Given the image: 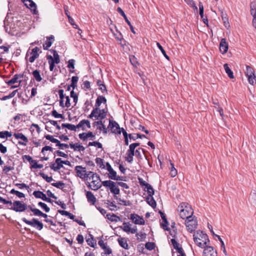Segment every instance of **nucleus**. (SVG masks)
Masks as SVG:
<instances>
[{"label": "nucleus", "mask_w": 256, "mask_h": 256, "mask_svg": "<svg viewBox=\"0 0 256 256\" xmlns=\"http://www.w3.org/2000/svg\"><path fill=\"white\" fill-rule=\"evenodd\" d=\"M194 240L196 244L200 248H204L210 241L206 234L201 231H197L194 235Z\"/></svg>", "instance_id": "f257e3e1"}, {"label": "nucleus", "mask_w": 256, "mask_h": 256, "mask_svg": "<svg viewBox=\"0 0 256 256\" xmlns=\"http://www.w3.org/2000/svg\"><path fill=\"white\" fill-rule=\"evenodd\" d=\"M180 217L182 219L192 216L194 211L191 206L188 203L182 202L178 207Z\"/></svg>", "instance_id": "f03ea898"}, {"label": "nucleus", "mask_w": 256, "mask_h": 256, "mask_svg": "<svg viewBox=\"0 0 256 256\" xmlns=\"http://www.w3.org/2000/svg\"><path fill=\"white\" fill-rule=\"evenodd\" d=\"M4 28L6 32L12 36H14L16 34V22L14 20V18H10L8 16L4 20Z\"/></svg>", "instance_id": "7ed1b4c3"}, {"label": "nucleus", "mask_w": 256, "mask_h": 256, "mask_svg": "<svg viewBox=\"0 0 256 256\" xmlns=\"http://www.w3.org/2000/svg\"><path fill=\"white\" fill-rule=\"evenodd\" d=\"M89 176H90L88 178V180H90V183L89 184L90 188L94 190L99 189L102 184L100 182V176L94 172H92V174Z\"/></svg>", "instance_id": "20e7f679"}, {"label": "nucleus", "mask_w": 256, "mask_h": 256, "mask_svg": "<svg viewBox=\"0 0 256 256\" xmlns=\"http://www.w3.org/2000/svg\"><path fill=\"white\" fill-rule=\"evenodd\" d=\"M50 52L53 54V56L50 55L47 56V59L50 64V71L54 70L55 64H58L60 62V56L56 50H52Z\"/></svg>", "instance_id": "39448f33"}, {"label": "nucleus", "mask_w": 256, "mask_h": 256, "mask_svg": "<svg viewBox=\"0 0 256 256\" xmlns=\"http://www.w3.org/2000/svg\"><path fill=\"white\" fill-rule=\"evenodd\" d=\"M106 111L104 109H100L98 108H94L91 114L89 115L88 118H94V120H102L106 116Z\"/></svg>", "instance_id": "423d86ee"}, {"label": "nucleus", "mask_w": 256, "mask_h": 256, "mask_svg": "<svg viewBox=\"0 0 256 256\" xmlns=\"http://www.w3.org/2000/svg\"><path fill=\"white\" fill-rule=\"evenodd\" d=\"M74 170L76 172V176L82 180H88L90 175L92 174V172H87L86 168L82 166H77L75 167Z\"/></svg>", "instance_id": "0eeeda50"}, {"label": "nucleus", "mask_w": 256, "mask_h": 256, "mask_svg": "<svg viewBox=\"0 0 256 256\" xmlns=\"http://www.w3.org/2000/svg\"><path fill=\"white\" fill-rule=\"evenodd\" d=\"M102 184L106 188H109L110 192L114 194L117 195L120 194V189L114 182L110 180H104L102 182Z\"/></svg>", "instance_id": "6e6552de"}, {"label": "nucleus", "mask_w": 256, "mask_h": 256, "mask_svg": "<svg viewBox=\"0 0 256 256\" xmlns=\"http://www.w3.org/2000/svg\"><path fill=\"white\" fill-rule=\"evenodd\" d=\"M58 94L60 98V105L62 108H68L72 106L70 99L68 96H65L64 94V90H58Z\"/></svg>", "instance_id": "1a4fd4ad"}, {"label": "nucleus", "mask_w": 256, "mask_h": 256, "mask_svg": "<svg viewBox=\"0 0 256 256\" xmlns=\"http://www.w3.org/2000/svg\"><path fill=\"white\" fill-rule=\"evenodd\" d=\"M185 224L188 230L192 232L196 228L197 220L194 216H192L186 218Z\"/></svg>", "instance_id": "9d476101"}, {"label": "nucleus", "mask_w": 256, "mask_h": 256, "mask_svg": "<svg viewBox=\"0 0 256 256\" xmlns=\"http://www.w3.org/2000/svg\"><path fill=\"white\" fill-rule=\"evenodd\" d=\"M70 166V163L68 160H62L60 158H57L55 162L52 164L50 168L55 172H57L63 167V164Z\"/></svg>", "instance_id": "9b49d317"}, {"label": "nucleus", "mask_w": 256, "mask_h": 256, "mask_svg": "<svg viewBox=\"0 0 256 256\" xmlns=\"http://www.w3.org/2000/svg\"><path fill=\"white\" fill-rule=\"evenodd\" d=\"M39 50L40 49L38 47H36L32 49L31 52H28L26 58V60L30 62H33L39 56L38 53Z\"/></svg>", "instance_id": "f8f14e48"}, {"label": "nucleus", "mask_w": 256, "mask_h": 256, "mask_svg": "<svg viewBox=\"0 0 256 256\" xmlns=\"http://www.w3.org/2000/svg\"><path fill=\"white\" fill-rule=\"evenodd\" d=\"M23 221L26 224L36 228L39 230H42L43 228V224L36 218H33L32 220H28L26 218H24Z\"/></svg>", "instance_id": "ddd939ff"}, {"label": "nucleus", "mask_w": 256, "mask_h": 256, "mask_svg": "<svg viewBox=\"0 0 256 256\" xmlns=\"http://www.w3.org/2000/svg\"><path fill=\"white\" fill-rule=\"evenodd\" d=\"M108 172V178L112 180H122V177L118 176L116 172L112 168L109 162H106V168Z\"/></svg>", "instance_id": "4468645a"}, {"label": "nucleus", "mask_w": 256, "mask_h": 256, "mask_svg": "<svg viewBox=\"0 0 256 256\" xmlns=\"http://www.w3.org/2000/svg\"><path fill=\"white\" fill-rule=\"evenodd\" d=\"M24 5L32 12L34 14H37L36 4L32 0H21Z\"/></svg>", "instance_id": "2eb2a0df"}, {"label": "nucleus", "mask_w": 256, "mask_h": 256, "mask_svg": "<svg viewBox=\"0 0 256 256\" xmlns=\"http://www.w3.org/2000/svg\"><path fill=\"white\" fill-rule=\"evenodd\" d=\"M115 30H114L112 28H110V30L112 32L115 38L118 42L121 45L124 46V44L123 42H124V40L123 38V36L122 34L117 30V28L116 26H114Z\"/></svg>", "instance_id": "dca6fc26"}, {"label": "nucleus", "mask_w": 256, "mask_h": 256, "mask_svg": "<svg viewBox=\"0 0 256 256\" xmlns=\"http://www.w3.org/2000/svg\"><path fill=\"white\" fill-rule=\"evenodd\" d=\"M120 228L124 232L127 233L135 234L137 232L136 226H134L132 228L131 224L128 222H124Z\"/></svg>", "instance_id": "f3484780"}, {"label": "nucleus", "mask_w": 256, "mask_h": 256, "mask_svg": "<svg viewBox=\"0 0 256 256\" xmlns=\"http://www.w3.org/2000/svg\"><path fill=\"white\" fill-rule=\"evenodd\" d=\"M130 218L132 222L136 224L143 225L145 223L144 218L136 214H131Z\"/></svg>", "instance_id": "a211bd4d"}, {"label": "nucleus", "mask_w": 256, "mask_h": 256, "mask_svg": "<svg viewBox=\"0 0 256 256\" xmlns=\"http://www.w3.org/2000/svg\"><path fill=\"white\" fill-rule=\"evenodd\" d=\"M112 133H120V128L117 122L111 120H109V125L108 128Z\"/></svg>", "instance_id": "6ab92c4d"}, {"label": "nucleus", "mask_w": 256, "mask_h": 256, "mask_svg": "<svg viewBox=\"0 0 256 256\" xmlns=\"http://www.w3.org/2000/svg\"><path fill=\"white\" fill-rule=\"evenodd\" d=\"M202 256H217V252L210 246L204 248Z\"/></svg>", "instance_id": "aec40b11"}, {"label": "nucleus", "mask_w": 256, "mask_h": 256, "mask_svg": "<svg viewBox=\"0 0 256 256\" xmlns=\"http://www.w3.org/2000/svg\"><path fill=\"white\" fill-rule=\"evenodd\" d=\"M228 48V43L226 42V39L223 38L221 40L220 44V52L224 54L227 52Z\"/></svg>", "instance_id": "412c9836"}, {"label": "nucleus", "mask_w": 256, "mask_h": 256, "mask_svg": "<svg viewBox=\"0 0 256 256\" xmlns=\"http://www.w3.org/2000/svg\"><path fill=\"white\" fill-rule=\"evenodd\" d=\"M78 128H82V130H86L87 128H90V122L88 120H83L77 125Z\"/></svg>", "instance_id": "4be33fe9"}, {"label": "nucleus", "mask_w": 256, "mask_h": 256, "mask_svg": "<svg viewBox=\"0 0 256 256\" xmlns=\"http://www.w3.org/2000/svg\"><path fill=\"white\" fill-rule=\"evenodd\" d=\"M118 244L122 248L128 250L129 248V246L128 243V239L126 238L120 237L118 239Z\"/></svg>", "instance_id": "5701e85b"}, {"label": "nucleus", "mask_w": 256, "mask_h": 256, "mask_svg": "<svg viewBox=\"0 0 256 256\" xmlns=\"http://www.w3.org/2000/svg\"><path fill=\"white\" fill-rule=\"evenodd\" d=\"M94 124L96 126H98V128L100 131H102L104 134L107 133V129L108 128H106V126L104 124L102 120H98L97 122H96Z\"/></svg>", "instance_id": "b1692460"}, {"label": "nucleus", "mask_w": 256, "mask_h": 256, "mask_svg": "<svg viewBox=\"0 0 256 256\" xmlns=\"http://www.w3.org/2000/svg\"><path fill=\"white\" fill-rule=\"evenodd\" d=\"M86 196L89 202H90L93 205L95 204L96 199L91 192H87Z\"/></svg>", "instance_id": "393cba45"}, {"label": "nucleus", "mask_w": 256, "mask_h": 256, "mask_svg": "<svg viewBox=\"0 0 256 256\" xmlns=\"http://www.w3.org/2000/svg\"><path fill=\"white\" fill-rule=\"evenodd\" d=\"M54 40V36H51L47 38L46 42L43 44V47L44 50H48V48L52 46Z\"/></svg>", "instance_id": "a878e982"}, {"label": "nucleus", "mask_w": 256, "mask_h": 256, "mask_svg": "<svg viewBox=\"0 0 256 256\" xmlns=\"http://www.w3.org/2000/svg\"><path fill=\"white\" fill-rule=\"evenodd\" d=\"M70 147L71 148H72L75 151L82 152L84 151L85 149L82 146L78 143L74 144H70Z\"/></svg>", "instance_id": "bb28decb"}, {"label": "nucleus", "mask_w": 256, "mask_h": 256, "mask_svg": "<svg viewBox=\"0 0 256 256\" xmlns=\"http://www.w3.org/2000/svg\"><path fill=\"white\" fill-rule=\"evenodd\" d=\"M79 137L80 139L86 140L88 138H94V135L93 134L92 132H84L79 134Z\"/></svg>", "instance_id": "cd10ccee"}, {"label": "nucleus", "mask_w": 256, "mask_h": 256, "mask_svg": "<svg viewBox=\"0 0 256 256\" xmlns=\"http://www.w3.org/2000/svg\"><path fill=\"white\" fill-rule=\"evenodd\" d=\"M96 163L102 169H106V163L104 164V160L103 159L100 158H96Z\"/></svg>", "instance_id": "c85d7f7f"}, {"label": "nucleus", "mask_w": 256, "mask_h": 256, "mask_svg": "<svg viewBox=\"0 0 256 256\" xmlns=\"http://www.w3.org/2000/svg\"><path fill=\"white\" fill-rule=\"evenodd\" d=\"M146 200L148 204L152 208H155L156 207V204L152 196H147Z\"/></svg>", "instance_id": "c756f323"}, {"label": "nucleus", "mask_w": 256, "mask_h": 256, "mask_svg": "<svg viewBox=\"0 0 256 256\" xmlns=\"http://www.w3.org/2000/svg\"><path fill=\"white\" fill-rule=\"evenodd\" d=\"M171 242L178 253L183 250L182 248L180 246V244L174 239H172Z\"/></svg>", "instance_id": "7c9ffc66"}, {"label": "nucleus", "mask_w": 256, "mask_h": 256, "mask_svg": "<svg viewBox=\"0 0 256 256\" xmlns=\"http://www.w3.org/2000/svg\"><path fill=\"white\" fill-rule=\"evenodd\" d=\"M224 68L226 72L228 74L229 78H234L233 72L231 70L230 68L228 67V64H225L224 65Z\"/></svg>", "instance_id": "2f4dec72"}, {"label": "nucleus", "mask_w": 256, "mask_h": 256, "mask_svg": "<svg viewBox=\"0 0 256 256\" xmlns=\"http://www.w3.org/2000/svg\"><path fill=\"white\" fill-rule=\"evenodd\" d=\"M62 127L66 128L70 130L76 131L78 129L77 125L74 126L70 124H62Z\"/></svg>", "instance_id": "473e14b6"}, {"label": "nucleus", "mask_w": 256, "mask_h": 256, "mask_svg": "<svg viewBox=\"0 0 256 256\" xmlns=\"http://www.w3.org/2000/svg\"><path fill=\"white\" fill-rule=\"evenodd\" d=\"M33 194L36 198H42L43 200L46 198V195L40 191H34Z\"/></svg>", "instance_id": "72a5a7b5"}, {"label": "nucleus", "mask_w": 256, "mask_h": 256, "mask_svg": "<svg viewBox=\"0 0 256 256\" xmlns=\"http://www.w3.org/2000/svg\"><path fill=\"white\" fill-rule=\"evenodd\" d=\"M6 206L9 209L13 210L16 211V201H14L12 202L11 200H8V203L6 204Z\"/></svg>", "instance_id": "f704fd0d"}, {"label": "nucleus", "mask_w": 256, "mask_h": 256, "mask_svg": "<svg viewBox=\"0 0 256 256\" xmlns=\"http://www.w3.org/2000/svg\"><path fill=\"white\" fill-rule=\"evenodd\" d=\"M106 98L102 96H99L96 99V106H99L102 103H106Z\"/></svg>", "instance_id": "c9c22d12"}, {"label": "nucleus", "mask_w": 256, "mask_h": 256, "mask_svg": "<svg viewBox=\"0 0 256 256\" xmlns=\"http://www.w3.org/2000/svg\"><path fill=\"white\" fill-rule=\"evenodd\" d=\"M144 190L147 192L148 194V196H152L154 194V190L151 186L149 184L146 185V186L144 188Z\"/></svg>", "instance_id": "e433bc0d"}, {"label": "nucleus", "mask_w": 256, "mask_h": 256, "mask_svg": "<svg viewBox=\"0 0 256 256\" xmlns=\"http://www.w3.org/2000/svg\"><path fill=\"white\" fill-rule=\"evenodd\" d=\"M26 208V206L20 202L17 201V212H22Z\"/></svg>", "instance_id": "4c0bfd02"}, {"label": "nucleus", "mask_w": 256, "mask_h": 256, "mask_svg": "<svg viewBox=\"0 0 256 256\" xmlns=\"http://www.w3.org/2000/svg\"><path fill=\"white\" fill-rule=\"evenodd\" d=\"M46 140H50L52 142L56 143V146H58V144H60V140L54 138L53 136L50 135H46Z\"/></svg>", "instance_id": "58836bf2"}, {"label": "nucleus", "mask_w": 256, "mask_h": 256, "mask_svg": "<svg viewBox=\"0 0 256 256\" xmlns=\"http://www.w3.org/2000/svg\"><path fill=\"white\" fill-rule=\"evenodd\" d=\"M58 212L62 215L68 216L70 219H74V216L69 212L63 210H59Z\"/></svg>", "instance_id": "ea45409f"}, {"label": "nucleus", "mask_w": 256, "mask_h": 256, "mask_svg": "<svg viewBox=\"0 0 256 256\" xmlns=\"http://www.w3.org/2000/svg\"><path fill=\"white\" fill-rule=\"evenodd\" d=\"M248 81L250 84L254 85L256 84V76L254 74L250 76H247Z\"/></svg>", "instance_id": "a19ab883"}, {"label": "nucleus", "mask_w": 256, "mask_h": 256, "mask_svg": "<svg viewBox=\"0 0 256 256\" xmlns=\"http://www.w3.org/2000/svg\"><path fill=\"white\" fill-rule=\"evenodd\" d=\"M32 74L36 80L38 82H40L42 80L39 71L35 70L33 72Z\"/></svg>", "instance_id": "79ce46f5"}, {"label": "nucleus", "mask_w": 256, "mask_h": 256, "mask_svg": "<svg viewBox=\"0 0 256 256\" xmlns=\"http://www.w3.org/2000/svg\"><path fill=\"white\" fill-rule=\"evenodd\" d=\"M137 240L140 242H142L146 238V234L142 232H138L136 234Z\"/></svg>", "instance_id": "37998d69"}, {"label": "nucleus", "mask_w": 256, "mask_h": 256, "mask_svg": "<svg viewBox=\"0 0 256 256\" xmlns=\"http://www.w3.org/2000/svg\"><path fill=\"white\" fill-rule=\"evenodd\" d=\"M245 73L246 77L254 74V72L253 68L248 66H247L246 67V70L245 72Z\"/></svg>", "instance_id": "c03bdc74"}, {"label": "nucleus", "mask_w": 256, "mask_h": 256, "mask_svg": "<svg viewBox=\"0 0 256 256\" xmlns=\"http://www.w3.org/2000/svg\"><path fill=\"white\" fill-rule=\"evenodd\" d=\"M117 10L124 17L127 24L129 26H130V22L128 20L126 15L125 14L124 12L122 10V9L120 8H118Z\"/></svg>", "instance_id": "a18cd8bd"}, {"label": "nucleus", "mask_w": 256, "mask_h": 256, "mask_svg": "<svg viewBox=\"0 0 256 256\" xmlns=\"http://www.w3.org/2000/svg\"><path fill=\"white\" fill-rule=\"evenodd\" d=\"M12 132H9L8 131H2L0 132V138H5L10 137L12 136Z\"/></svg>", "instance_id": "49530a36"}, {"label": "nucleus", "mask_w": 256, "mask_h": 256, "mask_svg": "<svg viewBox=\"0 0 256 256\" xmlns=\"http://www.w3.org/2000/svg\"><path fill=\"white\" fill-rule=\"evenodd\" d=\"M118 204L120 205L125 206H130L132 204L131 202L129 200H122L121 198H118Z\"/></svg>", "instance_id": "de8ad7c7"}, {"label": "nucleus", "mask_w": 256, "mask_h": 256, "mask_svg": "<svg viewBox=\"0 0 256 256\" xmlns=\"http://www.w3.org/2000/svg\"><path fill=\"white\" fill-rule=\"evenodd\" d=\"M52 185L57 188L62 189L64 187V184L61 181H59L56 182H54L52 184Z\"/></svg>", "instance_id": "09e8293b"}, {"label": "nucleus", "mask_w": 256, "mask_h": 256, "mask_svg": "<svg viewBox=\"0 0 256 256\" xmlns=\"http://www.w3.org/2000/svg\"><path fill=\"white\" fill-rule=\"evenodd\" d=\"M156 45L158 47V48L160 49V50L161 51L162 53V54L164 55V56L168 60H170V58L169 56L166 54L163 48L162 47V46L160 44V43L158 42H157L156 43Z\"/></svg>", "instance_id": "8fccbe9b"}, {"label": "nucleus", "mask_w": 256, "mask_h": 256, "mask_svg": "<svg viewBox=\"0 0 256 256\" xmlns=\"http://www.w3.org/2000/svg\"><path fill=\"white\" fill-rule=\"evenodd\" d=\"M222 17L224 26L228 29L230 26L228 18L226 16H224V14L222 16Z\"/></svg>", "instance_id": "3c124183"}, {"label": "nucleus", "mask_w": 256, "mask_h": 256, "mask_svg": "<svg viewBox=\"0 0 256 256\" xmlns=\"http://www.w3.org/2000/svg\"><path fill=\"white\" fill-rule=\"evenodd\" d=\"M126 155H127V156L126 158V160L129 162H132L133 160V156L134 155V153L128 151L127 153H126Z\"/></svg>", "instance_id": "603ef678"}, {"label": "nucleus", "mask_w": 256, "mask_h": 256, "mask_svg": "<svg viewBox=\"0 0 256 256\" xmlns=\"http://www.w3.org/2000/svg\"><path fill=\"white\" fill-rule=\"evenodd\" d=\"M70 96L73 98V103L74 106L76 104L78 100V96L76 93L74 92V90L70 92Z\"/></svg>", "instance_id": "864d4df0"}, {"label": "nucleus", "mask_w": 256, "mask_h": 256, "mask_svg": "<svg viewBox=\"0 0 256 256\" xmlns=\"http://www.w3.org/2000/svg\"><path fill=\"white\" fill-rule=\"evenodd\" d=\"M140 146V144L139 143H134V144H130V146H129V150L128 151L130 152H132L134 153L135 152H134L135 148L137 146Z\"/></svg>", "instance_id": "5fc2aeb1"}, {"label": "nucleus", "mask_w": 256, "mask_h": 256, "mask_svg": "<svg viewBox=\"0 0 256 256\" xmlns=\"http://www.w3.org/2000/svg\"><path fill=\"white\" fill-rule=\"evenodd\" d=\"M185 2L188 4L190 6L192 7L194 9L196 10H198V7L196 6L193 0H184Z\"/></svg>", "instance_id": "6e6d98bb"}, {"label": "nucleus", "mask_w": 256, "mask_h": 256, "mask_svg": "<svg viewBox=\"0 0 256 256\" xmlns=\"http://www.w3.org/2000/svg\"><path fill=\"white\" fill-rule=\"evenodd\" d=\"M32 167L34 168H41L43 167L42 164H38L36 160L32 161Z\"/></svg>", "instance_id": "4d7b16f0"}, {"label": "nucleus", "mask_w": 256, "mask_h": 256, "mask_svg": "<svg viewBox=\"0 0 256 256\" xmlns=\"http://www.w3.org/2000/svg\"><path fill=\"white\" fill-rule=\"evenodd\" d=\"M250 14L253 17H256V8L254 4L250 5Z\"/></svg>", "instance_id": "13d9d810"}, {"label": "nucleus", "mask_w": 256, "mask_h": 256, "mask_svg": "<svg viewBox=\"0 0 256 256\" xmlns=\"http://www.w3.org/2000/svg\"><path fill=\"white\" fill-rule=\"evenodd\" d=\"M88 146H94L98 148H102V144L101 143L98 142H90L88 143Z\"/></svg>", "instance_id": "bf43d9fd"}, {"label": "nucleus", "mask_w": 256, "mask_h": 256, "mask_svg": "<svg viewBox=\"0 0 256 256\" xmlns=\"http://www.w3.org/2000/svg\"><path fill=\"white\" fill-rule=\"evenodd\" d=\"M214 108H216V110L220 113V116L222 118L224 116V112L222 109L219 106V105L218 103H214Z\"/></svg>", "instance_id": "052dcab7"}, {"label": "nucleus", "mask_w": 256, "mask_h": 256, "mask_svg": "<svg viewBox=\"0 0 256 256\" xmlns=\"http://www.w3.org/2000/svg\"><path fill=\"white\" fill-rule=\"evenodd\" d=\"M162 218L163 220L164 223L162 224V228L164 230H168V222H167L166 218L164 216H162Z\"/></svg>", "instance_id": "680f3d73"}, {"label": "nucleus", "mask_w": 256, "mask_h": 256, "mask_svg": "<svg viewBox=\"0 0 256 256\" xmlns=\"http://www.w3.org/2000/svg\"><path fill=\"white\" fill-rule=\"evenodd\" d=\"M250 199L253 203L256 202V191L253 190L250 194Z\"/></svg>", "instance_id": "e2e57ef3"}, {"label": "nucleus", "mask_w": 256, "mask_h": 256, "mask_svg": "<svg viewBox=\"0 0 256 256\" xmlns=\"http://www.w3.org/2000/svg\"><path fill=\"white\" fill-rule=\"evenodd\" d=\"M106 216L108 219H109L112 222H116L118 220V217L114 215V214H107Z\"/></svg>", "instance_id": "0e129e2a"}, {"label": "nucleus", "mask_w": 256, "mask_h": 256, "mask_svg": "<svg viewBox=\"0 0 256 256\" xmlns=\"http://www.w3.org/2000/svg\"><path fill=\"white\" fill-rule=\"evenodd\" d=\"M38 205L42 207L46 212H48L50 210V208L47 206V205L42 202H39Z\"/></svg>", "instance_id": "69168bd1"}, {"label": "nucleus", "mask_w": 256, "mask_h": 256, "mask_svg": "<svg viewBox=\"0 0 256 256\" xmlns=\"http://www.w3.org/2000/svg\"><path fill=\"white\" fill-rule=\"evenodd\" d=\"M86 242H88V244L92 246L94 248V245L96 244V242L95 240L93 239V238H88L86 240Z\"/></svg>", "instance_id": "338daca9"}, {"label": "nucleus", "mask_w": 256, "mask_h": 256, "mask_svg": "<svg viewBox=\"0 0 256 256\" xmlns=\"http://www.w3.org/2000/svg\"><path fill=\"white\" fill-rule=\"evenodd\" d=\"M171 170H170V175L172 177H174L177 174L176 170L174 167V165L171 163Z\"/></svg>", "instance_id": "774afa93"}]
</instances>
